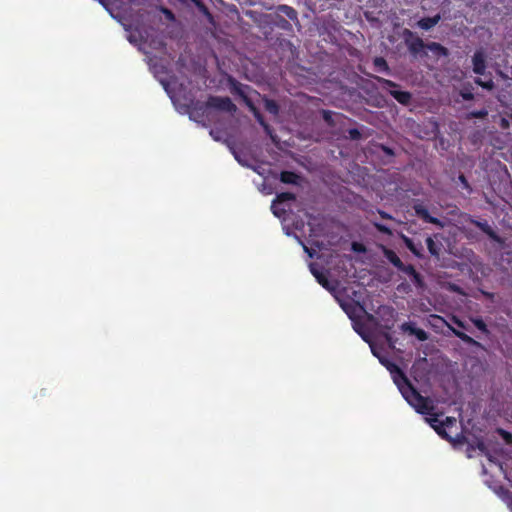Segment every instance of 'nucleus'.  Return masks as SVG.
Listing matches in <instances>:
<instances>
[{
    "mask_svg": "<svg viewBox=\"0 0 512 512\" xmlns=\"http://www.w3.org/2000/svg\"><path fill=\"white\" fill-rule=\"evenodd\" d=\"M394 382L398 386L401 394L406 401L415 408V410L423 415H431L434 410V406L428 397L422 396L416 388L411 384L410 381L402 384L394 377Z\"/></svg>",
    "mask_w": 512,
    "mask_h": 512,
    "instance_id": "1",
    "label": "nucleus"
},
{
    "mask_svg": "<svg viewBox=\"0 0 512 512\" xmlns=\"http://www.w3.org/2000/svg\"><path fill=\"white\" fill-rule=\"evenodd\" d=\"M290 21L297 24L299 23L297 11L288 5L277 6L276 13L272 16V25L283 31L293 32V27Z\"/></svg>",
    "mask_w": 512,
    "mask_h": 512,
    "instance_id": "2",
    "label": "nucleus"
},
{
    "mask_svg": "<svg viewBox=\"0 0 512 512\" xmlns=\"http://www.w3.org/2000/svg\"><path fill=\"white\" fill-rule=\"evenodd\" d=\"M376 81L382 86L383 89H388V93L400 104L409 105L412 100V94L408 91L398 90L399 85L389 79L379 76L375 77Z\"/></svg>",
    "mask_w": 512,
    "mask_h": 512,
    "instance_id": "3",
    "label": "nucleus"
},
{
    "mask_svg": "<svg viewBox=\"0 0 512 512\" xmlns=\"http://www.w3.org/2000/svg\"><path fill=\"white\" fill-rule=\"evenodd\" d=\"M376 313L381 321V327L387 332L392 330L397 316L395 309L392 306L381 305ZM385 338L389 343L392 342V336L389 333H385Z\"/></svg>",
    "mask_w": 512,
    "mask_h": 512,
    "instance_id": "4",
    "label": "nucleus"
},
{
    "mask_svg": "<svg viewBox=\"0 0 512 512\" xmlns=\"http://www.w3.org/2000/svg\"><path fill=\"white\" fill-rule=\"evenodd\" d=\"M207 108H212L219 111L228 113H234L237 110V106L232 102L229 97L221 96H209L205 102Z\"/></svg>",
    "mask_w": 512,
    "mask_h": 512,
    "instance_id": "5",
    "label": "nucleus"
},
{
    "mask_svg": "<svg viewBox=\"0 0 512 512\" xmlns=\"http://www.w3.org/2000/svg\"><path fill=\"white\" fill-rule=\"evenodd\" d=\"M403 36L409 52L414 56L420 54L427 45L424 43L422 38L409 29H405L403 31Z\"/></svg>",
    "mask_w": 512,
    "mask_h": 512,
    "instance_id": "6",
    "label": "nucleus"
},
{
    "mask_svg": "<svg viewBox=\"0 0 512 512\" xmlns=\"http://www.w3.org/2000/svg\"><path fill=\"white\" fill-rule=\"evenodd\" d=\"M487 68V55L485 51L480 48L477 49L472 56V69L477 75H484Z\"/></svg>",
    "mask_w": 512,
    "mask_h": 512,
    "instance_id": "7",
    "label": "nucleus"
},
{
    "mask_svg": "<svg viewBox=\"0 0 512 512\" xmlns=\"http://www.w3.org/2000/svg\"><path fill=\"white\" fill-rule=\"evenodd\" d=\"M414 212L418 218H420L425 223L434 224L440 228L444 227V223L436 218L430 215L428 209L421 203H416L413 205Z\"/></svg>",
    "mask_w": 512,
    "mask_h": 512,
    "instance_id": "8",
    "label": "nucleus"
},
{
    "mask_svg": "<svg viewBox=\"0 0 512 512\" xmlns=\"http://www.w3.org/2000/svg\"><path fill=\"white\" fill-rule=\"evenodd\" d=\"M228 83L231 93L241 97L245 105H247V101H252L247 95V91L250 90V86L240 83L232 76L228 77Z\"/></svg>",
    "mask_w": 512,
    "mask_h": 512,
    "instance_id": "9",
    "label": "nucleus"
},
{
    "mask_svg": "<svg viewBox=\"0 0 512 512\" xmlns=\"http://www.w3.org/2000/svg\"><path fill=\"white\" fill-rule=\"evenodd\" d=\"M469 222L479 228L483 233H485L492 241L503 244L504 240L501 238L489 225L487 221H480L473 218H470Z\"/></svg>",
    "mask_w": 512,
    "mask_h": 512,
    "instance_id": "10",
    "label": "nucleus"
},
{
    "mask_svg": "<svg viewBox=\"0 0 512 512\" xmlns=\"http://www.w3.org/2000/svg\"><path fill=\"white\" fill-rule=\"evenodd\" d=\"M249 110L253 113V116L255 117L256 121L263 127V129L265 130V132L271 137L273 138L272 136V128L271 126L265 121L263 115L261 114V112L257 109V107L254 105L253 101H247V105H246Z\"/></svg>",
    "mask_w": 512,
    "mask_h": 512,
    "instance_id": "11",
    "label": "nucleus"
},
{
    "mask_svg": "<svg viewBox=\"0 0 512 512\" xmlns=\"http://www.w3.org/2000/svg\"><path fill=\"white\" fill-rule=\"evenodd\" d=\"M399 271H401V272L407 274L409 277H411V280L416 287H418V288L424 287L423 277L421 276V274L419 272H417V270L415 269V267L413 265H411V264L405 265L404 264V268H401Z\"/></svg>",
    "mask_w": 512,
    "mask_h": 512,
    "instance_id": "12",
    "label": "nucleus"
},
{
    "mask_svg": "<svg viewBox=\"0 0 512 512\" xmlns=\"http://www.w3.org/2000/svg\"><path fill=\"white\" fill-rule=\"evenodd\" d=\"M430 416L431 417L428 418L427 421L429 422L430 426L437 432V434L447 441H452V437L449 436V434L443 428V425L440 424L441 421H439L438 415L431 413Z\"/></svg>",
    "mask_w": 512,
    "mask_h": 512,
    "instance_id": "13",
    "label": "nucleus"
},
{
    "mask_svg": "<svg viewBox=\"0 0 512 512\" xmlns=\"http://www.w3.org/2000/svg\"><path fill=\"white\" fill-rule=\"evenodd\" d=\"M342 308L344 309V311L346 312V314L348 315V317L354 321L355 318H354V313L357 309L363 311L365 314H366V318L369 322H375L376 321V318L374 315L370 314V313H367L365 311V308L364 306L360 305L359 303H356V304H349V305H342Z\"/></svg>",
    "mask_w": 512,
    "mask_h": 512,
    "instance_id": "14",
    "label": "nucleus"
},
{
    "mask_svg": "<svg viewBox=\"0 0 512 512\" xmlns=\"http://www.w3.org/2000/svg\"><path fill=\"white\" fill-rule=\"evenodd\" d=\"M441 20V15L438 13L433 17H424L417 21L416 26L422 30H430L436 26Z\"/></svg>",
    "mask_w": 512,
    "mask_h": 512,
    "instance_id": "15",
    "label": "nucleus"
},
{
    "mask_svg": "<svg viewBox=\"0 0 512 512\" xmlns=\"http://www.w3.org/2000/svg\"><path fill=\"white\" fill-rule=\"evenodd\" d=\"M382 252L383 256L387 259V261H389L398 270L404 268V263L401 261V259L398 257L395 251L385 246H382Z\"/></svg>",
    "mask_w": 512,
    "mask_h": 512,
    "instance_id": "16",
    "label": "nucleus"
},
{
    "mask_svg": "<svg viewBox=\"0 0 512 512\" xmlns=\"http://www.w3.org/2000/svg\"><path fill=\"white\" fill-rule=\"evenodd\" d=\"M310 271L313 274V276L316 278L317 282L324 287L327 290H332L333 288L330 286V282L327 278V276L320 272L318 269L315 268V265L313 263L310 264Z\"/></svg>",
    "mask_w": 512,
    "mask_h": 512,
    "instance_id": "17",
    "label": "nucleus"
},
{
    "mask_svg": "<svg viewBox=\"0 0 512 512\" xmlns=\"http://www.w3.org/2000/svg\"><path fill=\"white\" fill-rule=\"evenodd\" d=\"M451 330L453 334L461 341H463L465 344L473 347H482V345L478 341H476L474 338L464 333L463 331L455 328H451Z\"/></svg>",
    "mask_w": 512,
    "mask_h": 512,
    "instance_id": "18",
    "label": "nucleus"
},
{
    "mask_svg": "<svg viewBox=\"0 0 512 512\" xmlns=\"http://www.w3.org/2000/svg\"><path fill=\"white\" fill-rule=\"evenodd\" d=\"M385 366L393 374V378L396 376L397 380L399 382H401L402 384L409 381V379L407 378L405 373L396 364L387 362V364H385Z\"/></svg>",
    "mask_w": 512,
    "mask_h": 512,
    "instance_id": "19",
    "label": "nucleus"
},
{
    "mask_svg": "<svg viewBox=\"0 0 512 512\" xmlns=\"http://www.w3.org/2000/svg\"><path fill=\"white\" fill-rule=\"evenodd\" d=\"M404 243L406 245V247L418 258H423V248H422V245L419 244V245H416L412 239H410L409 237H404Z\"/></svg>",
    "mask_w": 512,
    "mask_h": 512,
    "instance_id": "20",
    "label": "nucleus"
},
{
    "mask_svg": "<svg viewBox=\"0 0 512 512\" xmlns=\"http://www.w3.org/2000/svg\"><path fill=\"white\" fill-rule=\"evenodd\" d=\"M299 180L298 174L293 171H282L280 173V181L285 184H297Z\"/></svg>",
    "mask_w": 512,
    "mask_h": 512,
    "instance_id": "21",
    "label": "nucleus"
},
{
    "mask_svg": "<svg viewBox=\"0 0 512 512\" xmlns=\"http://www.w3.org/2000/svg\"><path fill=\"white\" fill-rule=\"evenodd\" d=\"M426 48L435 53L438 56H447L448 49L437 42H430L426 45Z\"/></svg>",
    "mask_w": 512,
    "mask_h": 512,
    "instance_id": "22",
    "label": "nucleus"
},
{
    "mask_svg": "<svg viewBox=\"0 0 512 512\" xmlns=\"http://www.w3.org/2000/svg\"><path fill=\"white\" fill-rule=\"evenodd\" d=\"M426 245H427L429 253L432 256L439 257L440 252H441V244H437L433 240V238L429 236L426 238Z\"/></svg>",
    "mask_w": 512,
    "mask_h": 512,
    "instance_id": "23",
    "label": "nucleus"
},
{
    "mask_svg": "<svg viewBox=\"0 0 512 512\" xmlns=\"http://www.w3.org/2000/svg\"><path fill=\"white\" fill-rule=\"evenodd\" d=\"M264 108L267 112L272 115H278L279 113V105L273 99L265 98L264 99Z\"/></svg>",
    "mask_w": 512,
    "mask_h": 512,
    "instance_id": "24",
    "label": "nucleus"
},
{
    "mask_svg": "<svg viewBox=\"0 0 512 512\" xmlns=\"http://www.w3.org/2000/svg\"><path fill=\"white\" fill-rule=\"evenodd\" d=\"M374 67L379 72H389L387 61L383 57H375L373 60Z\"/></svg>",
    "mask_w": 512,
    "mask_h": 512,
    "instance_id": "25",
    "label": "nucleus"
},
{
    "mask_svg": "<svg viewBox=\"0 0 512 512\" xmlns=\"http://www.w3.org/2000/svg\"><path fill=\"white\" fill-rule=\"evenodd\" d=\"M471 321L474 324V326L478 330H480L482 333H484L486 335L489 334V329H488L486 323L484 322V320L481 317L471 318Z\"/></svg>",
    "mask_w": 512,
    "mask_h": 512,
    "instance_id": "26",
    "label": "nucleus"
},
{
    "mask_svg": "<svg viewBox=\"0 0 512 512\" xmlns=\"http://www.w3.org/2000/svg\"><path fill=\"white\" fill-rule=\"evenodd\" d=\"M474 83L486 90H489V91L493 90L495 87V84L491 78L487 81H483L480 77H476L474 79Z\"/></svg>",
    "mask_w": 512,
    "mask_h": 512,
    "instance_id": "27",
    "label": "nucleus"
},
{
    "mask_svg": "<svg viewBox=\"0 0 512 512\" xmlns=\"http://www.w3.org/2000/svg\"><path fill=\"white\" fill-rule=\"evenodd\" d=\"M488 116V110L486 108L480 109V110H474L468 113L467 119H484Z\"/></svg>",
    "mask_w": 512,
    "mask_h": 512,
    "instance_id": "28",
    "label": "nucleus"
},
{
    "mask_svg": "<svg viewBox=\"0 0 512 512\" xmlns=\"http://www.w3.org/2000/svg\"><path fill=\"white\" fill-rule=\"evenodd\" d=\"M475 448H477L482 454H484L490 461H492V456L484 443L483 440L478 439L475 444Z\"/></svg>",
    "mask_w": 512,
    "mask_h": 512,
    "instance_id": "29",
    "label": "nucleus"
},
{
    "mask_svg": "<svg viewBox=\"0 0 512 512\" xmlns=\"http://www.w3.org/2000/svg\"><path fill=\"white\" fill-rule=\"evenodd\" d=\"M295 199H296L295 194H293L291 192H282L277 195L276 201L278 202V204H281L285 201H293Z\"/></svg>",
    "mask_w": 512,
    "mask_h": 512,
    "instance_id": "30",
    "label": "nucleus"
},
{
    "mask_svg": "<svg viewBox=\"0 0 512 512\" xmlns=\"http://www.w3.org/2000/svg\"><path fill=\"white\" fill-rule=\"evenodd\" d=\"M322 118L329 125L334 126L333 112L329 110H322Z\"/></svg>",
    "mask_w": 512,
    "mask_h": 512,
    "instance_id": "31",
    "label": "nucleus"
},
{
    "mask_svg": "<svg viewBox=\"0 0 512 512\" xmlns=\"http://www.w3.org/2000/svg\"><path fill=\"white\" fill-rule=\"evenodd\" d=\"M411 335H415L418 340L425 341L428 339V334L420 328H415V330H411Z\"/></svg>",
    "mask_w": 512,
    "mask_h": 512,
    "instance_id": "32",
    "label": "nucleus"
},
{
    "mask_svg": "<svg viewBox=\"0 0 512 512\" xmlns=\"http://www.w3.org/2000/svg\"><path fill=\"white\" fill-rule=\"evenodd\" d=\"M460 96L463 98V100L465 101H470V100H473L474 99V94L472 93L471 89H467V88H463L461 91H460Z\"/></svg>",
    "mask_w": 512,
    "mask_h": 512,
    "instance_id": "33",
    "label": "nucleus"
},
{
    "mask_svg": "<svg viewBox=\"0 0 512 512\" xmlns=\"http://www.w3.org/2000/svg\"><path fill=\"white\" fill-rule=\"evenodd\" d=\"M353 329L365 340L368 341L367 336L365 335L362 324H360L358 321H353Z\"/></svg>",
    "mask_w": 512,
    "mask_h": 512,
    "instance_id": "34",
    "label": "nucleus"
},
{
    "mask_svg": "<svg viewBox=\"0 0 512 512\" xmlns=\"http://www.w3.org/2000/svg\"><path fill=\"white\" fill-rule=\"evenodd\" d=\"M351 248L356 253H365L366 252V247L362 243H359V242H353L351 245Z\"/></svg>",
    "mask_w": 512,
    "mask_h": 512,
    "instance_id": "35",
    "label": "nucleus"
},
{
    "mask_svg": "<svg viewBox=\"0 0 512 512\" xmlns=\"http://www.w3.org/2000/svg\"><path fill=\"white\" fill-rule=\"evenodd\" d=\"M498 433L506 441V443H512V434L504 429H498Z\"/></svg>",
    "mask_w": 512,
    "mask_h": 512,
    "instance_id": "36",
    "label": "nucleus"
},
{
    "mask_svg": "<svg viewBox=\"0 0 512 512\" xmlns=\"http://www.w3.org/2000/svg\"><path fill=\"white\" fill-rule=\"evenodd\" d=\"M271 209H272L273 214L277 217H280L282 214L285 213V209L280 208L279 205L275 203V201L273 202Z\"/></svg>",
    "mask_w": 512,
    "mask_h": 512,
    "instance_id": "37",
    "label": "nucleus"
},
{
    "mask_svg": "<svg viewBox=\"0 0 512 512\" xmlns=\"http://www.w3.org/2000/svg\"><path fill=\"white\" fill-rule=\"evenodd\" d=\"M348 134H349L350 139H352V140H359L361 138V133L356 128L349 129Z\"/></svg>",
    "mask_w": 512,
    "mask_h": 512,
    "instance_id": "38",
    "label": "nucleus"
},
{
    "mask_svg": "<svg viewBox=\"0 0 512 512\" xmlns=\"http://www.w3.org/2000/svg\"><path fill=\"white\" fill-rule=\"evenodd\" d=\"M456 423V419L454 417H446L445 420L441 421L440 424L443 425V428L453 426Z\"/></svg>",
    "mask_w": 512,
    "mask_h": 512,
    "instance_id": "39",
    "label": "nucleus"
},
{
    "mask_svg": "<svg viewBox=\"0 0 512 512\" xmlns=\"http://www.w3.org/2000/svg\"><path fill=\"white\" fill-rule=\"evenodd\" d=\"M374 226H375V228H376L379 232H382V233H385V234H390V233H391L390 229H389L387 226L383 225V224H380V223H374Z\"/></svg>",
    "mask_w": 512,
    "mask_h": 512,
    "instance_id": "40",
    "label": "nucleus"
},
{
    "mask_svg": "<svg viewBox=\"0 0 512 512\" xmlns=\"http://www.w3.org/2000/svg\"><path fill=\"white\" fill-rule=\"evenodd\" d=\"M458 179H459L460 183L463 185L464 189L471 190L470 184L463 174H460Z\"/></svg>",
    "mask_w": 512,
    "mask_h": 512,
    "instance_id": "41",
    "label": "nucleus"
},
{
    "mask_svg": "<svg viewBox=\"0 0 512 512\" xmlns=\"http://www.w3.org/2000/svg\"><path fill=\"white\" fill-rule=\"evenodd\" d=\"M452 321L455 325H457L460 329H464V330H468L467 326L465 325V323L460 320L459 318L457 317H453L452 318Z\"/></svg>",
    "mask_w": 512,
    "mask_h": 512,
    "instance_id": "42",
    "label": "nucleus"
},
{
    "mask_svg": "<svg viewBox=\"0 0 512 512\" xmlns=\"http://www.w3.org/2000/svg\"><path fill=\"white\" fill-rule=\"evenodd\" d=\"M210 135L212 136V138L216 141H220L221 140V131L220 130H214L212 129L210 131Z\"/></svg>",
    "mask_w": 512,
    "mask_h": 512,
    "instance_id": "43",
    "label": "nucleus"
},
{
    "mask_svg": "<svg viewBox=\"0 0 512 512\" xmlns=\"http://www.w3.org/2000/svg\"><path fill=\"white\" fill-rule=\"evenodd\" d=\"M416 327H414L412 324L410 323H403L401 325V329L405 332H409L411 334V330H415Z\"/></svg>",
    "mask_w": 512,
    "mask_h": 512,
    "instance_id": "44",
    "label": "nucleus"
},
{
    "mask_svg": "<svg viewBox=\"0 0 512 512\" xmlns=\"http://www.w3.org/2000/svg\"><path fill=\"white\" fill-rule=\"evenodd\" d=\"M382 150L387 155H391V156L394 155V151L390 147L382 146Z\"/></svg>",
    "mask_w": 512,
    "mask_h": 512,
    "instance_id": "45",
    "label": "nucleus"
},
{
    "mask_svg": "<svg viewBox=\"0 0 512 512\" xmlns=\"http://www.w3.org/2000/svg\"><path fill=\"white\" fill-rule=\"evenodd\" d=\"M379 214H380L381 218H383V219H392V217L385 211H379Z\"/></svg>",
    "mask_w": 512,
    "mask_h": 512,
    "instance_id": "46",
    "label": "nucleus"
},
{
    "mask_svg": "<svg viewBox=\"0 0 512 512\" xmlns=\"http://www.w3.org/2000/svg\"><path fill=\"white\" fill-rule=\"evenodd\" d=\"M303 248H304V251L310 256V257H313L314 256V251L309 249L307 246L303 245Z\"/></svg>",
    "mask_w": 512,
    "mask_h": 512,
    "instance_id": "47",
    "label": "nucleus"
},
{
    "mask_svg": "<svg viewBox=\"0 0 512 512\" xmlns=\"http://www.w3.org/2000/svg\"><path fill=\"white\" fill-rule=\"evenodd\" d=\"M164 13L166 14V16H167L168 18H171V19H173V18H174L173 13H172L169 9H164Z\"/></svg>",
    "mask_w": 512,
    "mask_h": 512,
    "instance_id": "48",
    "label": "nucleus"
}]
</instances>
